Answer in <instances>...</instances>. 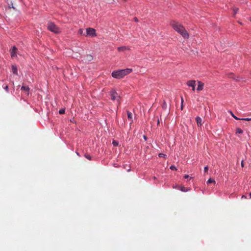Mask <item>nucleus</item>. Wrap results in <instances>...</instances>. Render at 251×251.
Here are the masks:
<instances>
[{
  "label": "nucleus",
  "instance_id": "obj_1",
  "mask_svg": "<svg viewBox=\"0 0 251 251\" xmlns=\"http://www.w3.org/2000/svg\"><path fill=\"white\" fill-rule=\"evenodd\" d=\"M171 25L174 30L181 34L183 38L186 39H188L189 38V35L188 33L181 24L175 21H173L171 22Z\"/></svg>",
  "mask_w": 251,
  "mask_h": 251
},
{
  "label": "nucleus",
  "instance_id": "obj_2",
  "mask_svg": "<svg viewBox=\"0 0 251 251\" xmlns=\"http://www.w3.org/2000/svg\"><path fill=\"white\" fill-rule=\"evenodd\" d=\"M132 70L131 69H126L123 70H119L118 71H113L112 73V76L117 79H121L124 77L125 75L129 74Z\"/></svg>",
  "mask_w": 251,
  "mask_h": 251
},
{
  "label": "nucleus",
  "instance_id": "obj_3",
  "mask_svg": "<svg viewBox=\"0 0 251 251\" xmlns=\"http://www.w3.org/2000/svg\"><path fill=\"white\" fill-rule=\"evenodd\" d=\"M47 28L50 31L56 34L61 32L60 28L52 22H49L48 23Z\"/></svg>",
  "mask_w": 251,
  "mask_h": 251
},
{
  "label": "nucleus",
  "instance_id": "obj_4",
  "mask_svg": "<svg viewBox=\"0 0 251 251\" xmlns=\"http://www.w3.org/2000/svg\"><path fill=\"white\" fill-rule=\"evenodd\" d=\"M110 95L111 96V99L112 100H116L120 103V97L115 90H112L110 91Z\"/></svg>",
  "mask_w": 251,
  "mask_h": 251
},
{
  "label": "nucleus",
  "instance_id": "obj_5",
  "mask_svg": "<svg viewBox=\"0 0 251 251\" xmlns=\"http://www.w3.org/2000/svg\"><path fill=\"white\" fill-rule=\"evenodd\" d=\"M96 30L94 28L89 27L86 29L85 36L95 37L96 36Z\"/></svg>",
  "mask_w": 251,
  "mask_h": 251
},
{
  "label": "nucleus",
  "instance_id": "obj_6",
  "mask_svg": "<svg viewBox=\"0 0 251 251\" xmlns=\"http://www.w3.org/2000/svg\"><path fill=\"white\" fill-rule=\"evenodd\" d=\"M17 48L15 46L13 47L12 50L10 51L11 56L12 58H15L17 57Z\"/></svg>",
  "mask_w": 251,
  "mask_h": 251
},
{
  "label": "nucleus",
  "instance_id": "obj_7",
  "mask_svg": "<svg viewBox=\"0 0 251 251\" xmlns=\"http://www.w3.org/2000/svg\"><path fill=\"white\" fill-rule=\"evenodd\" d=\"M174 188L178 189L181 191L182 192H187L189 190L187 188H185L183 186L176 185V187H174Z\"/></svg>",
  "mask_w": 251,
  "mask_h": 251
},
{
  "label": "nucleus",
  "instance_id": "obj_8",
  "mask_svg": "<svg viewBox=\"0 0 251 251\" xmlns=\"http://www.w3.org/2000/svg\"><path fill=\"white\" fill-rule=\"evenodd\" d=\"M198 86L197 87V90L199 91H201L203 89L204 83L200 81H198Z\"/></svg>",
  "mask_w": 251,
  "mask_h": 251
},
{
  "label": "nucleus",
  "instance_id": "obj_9",
  "mask_svg": "<svg viewBox=\"0 0 251 251\" xmlns=\"http://www.w3.org/2000/svg\"><path fill=\"white\" fill-rule=\"evenodd\" d=\"M187 84L189 87H193L196 85V81L194 80H189L187 82Z\"/></svg>",
  "mask_w": 251,
  "mask_h": 251
},
{
  "label": "nucleus",
  "instance_id": "obj_10",
  "mask_svg": "<svg viewBox=\"0 0 251 251\" xmlns=\"http://www.w3.org/2000/svg\"><path fill=\"white\" fill-rule=\"evenodd\" d=\"M21 90L22 91H25V93H26V95H28L29 94V88L28 87H27V86H23L22 87H21Z\"/></svg>",
  "mask_w": 251,
  "mask_h": 251
},
{
  "label": "nucleus",
  "instance_id": "obj_11",
  "mask_svg": "<svg viewBox=\"0 0 251 251\" xmlns=\"http://www.w3.org/2000/svg\"><path fill=\"white\" fill-rule=\"evenodd\" d=\"M127 115L128 119L131 122V123L133 122L132 113L129 111H127Z\"/></svg>",
  "mask_w": 251,
  "mask_h": 251
},
{
  "label": "nucleus",
  "instance_id": "obj_12",
  "mask_svg": "<svg viewBox=\"0 0 251 251\" xmlns=\"http://www.w3.org/2000/svg\"><path fill=\"white\" fill-rule=\"evenodd\" d=\"M196 121H197V123L198 126H201L202 125V119L200 117H197L196 118Z\"/></svg>",
  "mask_w": 251,
  "mask_h": 251
},
{
  "label": "nucleus",
  "instance_id": "obj_13",
  "mask_svg": "<svg viewBox=\"0 0 251 251\" xmlns=\"http://www.w3.org/2000/svg\"><path fill=\"white\" fill-rule=\"evenodd\" d=\"M117 50L119 51H124L126 50H129V49H128V48H127L126 46H123V47H118Z\"/></svg>",
  "mask_w": 251,
  "mask_h": 251
},
{
  "label": "nucleus",
  "instance_id": "obj_14",
  "mask_svg": "<svg viewBox=\"0 0 251 251\" xmlns=\"http://www.w3.org/2000/svg\"><path fill=\"white\" fill-rule=\"evenodd\" d=\"M7 3L8 5V7L9 8H13L15 9V7L13 6V3L12 1V0H7Z\"/></svg>",
  "mask_w": 251,
  "mask_h": 251
},
{
  "label": "nucleus",
  "instance_id": "obj_15",
  "mask_svg": "<svg viewBox=\"0 0 251 251\" xmlns=\"http://www.w3.org/2000/svg\"><path fill=\"white\" fill-rule=\"evenodd\" d=\"M12 72L14 74H17V68L15 66L13 65L12 66Z\"/></svg>",
  "mask_w": 251,
  "mask_h": 251
},
{
  "label": "nucleus",
  "instance_id": "obj_16",
  "mask_svg": "<svg viewBox=\"0 0 251 251\" xmlns=\"http://www.w3.org/2000/svg\"><path fill=\"white\" fill-rule=\"evenodd\" d=\"M78 33L81 35H83L85 36L86 33H83V30L82 29L80 28L78 30Z\"/></svg>",
  "mask_w": 251,
  "mask_h": 251
},
{
  "label": "nucleus",
  "instance_id": "obj_17",
  "mask_svg": "<svg viewBox=\"0 0 251 251\" xmlns=\"http://www.w3.org/2000/svg\"><path fill=\"white\" fill-rule=\"evenodd\" d=\"M243 132V131L242 129H241V128H237L236 129V133H238V134H242Z\"/></svg>",
  "mask_w": 251,
  "mask_h": 251
},
{
  "label": "nucleus",
  "instance_id": "obj_18",
  "mask_svg": "<svg viewBox=\"0 0 251 251\" xmlns=\"http://www.w3.org/2000/svg\"><path fill=\"white\" fill-rule=\"evenodd\" d=\"M207 183L208 184L211 183H214V184H215L216 182H215V181L214 179H212V178H209V179L207 180Z\"/></svg>",
  "mask_w": 251,
  "mask_h": 251
},
{
  "label": "nucleus",
  "instance_id": "obj_19",
  "mask_svg": "<svg viewBox=\"0 0 251 251\" xmlns=\"http://www.w3.org/2000/svg\"><path fill=\"white\" fill-rule=\"evenodd\" d=\"M84 156L87 159H88L89 160H91V156L89 154H85Z\"/></svg>",
  "mask_w": 251,
  "mask_h": 251
},
{
  "label": "nucleus",
  "instance_id": "obj_20",
  "mask_svg": "<svg viewBox=\"0 0 251 251\" xmlns=\"http://www.w3.org/2000/svg\"><path fill=\"white\" fill-rule=\"evenodd\" d=\"M65 113V109H61L59 111V113L60 114H63Z\"/></svg>",
  "mask_w": 251,
  "mask_h": 251
},
{
  "label": "nucleus",
  "instance_id": "obj_21",
  "mask_svg": "<svg viewBox=\"0 0 251 251\" xmlns=\"http://www.w3.org/2000/svg\"><path fill=\"white\" fill-rule=\"evenodd\" d=\"M3 88L4 90H5L7 92L8 91V86L7 85H3Z\"/></svg>",
  "mask_w": 251,
  "mask_h": 251
},
{
  "label": "nucleus",
  "instance_id": "obj_22",
  "mask_svg": "<svg viewBox=\"0 0 251 251\" xmlns=\"http://www.w3.org/2000/svg\"><path fill=\"white\" fill-rule=\"evenodd\" d=\"M241 120L245 121H251V118H242Z\"/></svg>",
  "mask_w": 251,
  "mask_h": 251
},
{
  "label": "nucleus",
  "instance_id": "obj_23",
  "mask_svg": "<svg viewBox=\"0 0 251 251\" xmlns=\"http://www.w3.org/2000/svg\"><path fill=\"white\" fill-rule=\"evenodd\" d=\"M113 145L114 146H117L118 145V142L115 140H114L112 142Z\"/></svg>",
  "mask_w": 251,
  "mask_h": 251
},
{
  "label": "nucleus",
  "instance_id": "obj_24",
  "mask_svg": "<svg viewBox=\"0 0 251 251\" xmlns=\"http://www.w3.org/2000/svg\"><path fill=\"white\" fill-rule=\"evenodd\" d=\"M232 116L236 120H241V119L237 118L236 116H235L232 113H231Z\"/></svg>",
  "mask_w": 251,
  "mask_h": 251
},
{
  "label": "nucleus",
  "instance_id": "obj_25",
  "mask_svg": "<svg viewBox=\"0 0 251 251\" xmlns=\"http://www.w3.org/2000/svg\"><path fill=\"white\" fill-rule=\"evenodd\" d=\"M170 169L172 170H176V167L173 165H172L170 167Z\"/></svg>",
  "mask_w": 251,
  "mask_h": 251
},
{
  "label": "nucleus",
  "instance_id": "obj_26",
  "mask_svg": "<svg viewBox=\"0 0 251 251\" xmlns=\"http://www.w3.org/2000/svg\"><path fill=\"white\" fill-rule=\"evenodd\" d=\"M208 167L207 166L205 167L204 168V172L207 173L208 172Z\"/></svg>",
  "mask_w": 251,
  "mask_h": 251
},
{
  "label": "nucleus",
  "instance_id": "obj_27",
  "mask_svg": "<svg viewBox=\"0 0 251 251\" xmlns=\"http://www.w3.org/2000/svg\"><path fill=\"white\" fill-rule=\"evenodd\" d=\"M165 156H166V155L163 153H159V156L160 157H164Z\"/></svg>",
  "mask_w": 251,
  "mask_h": 251
},
{
  "label": "nucleus",
  "instance_id": "obj_28",
  "mask_svg": "<svg viewBox=\"0 0 251 251\" xmlns=\"http://www.w3.org/2000/svg\"><path fill=\"white\" fill-rule=\"evenodd\" d=\"M88 58L89 60H91L93 58V57H92V56L89 55H88Z\"/></svg>",
  "mask_w": 251,
  "mask_h": 251
},
{
  "label": "nucleus",
  "instance_id": "obj_29",
  "mask_svg": "<svg viewBox=\"0 0 251 251\" xmlns=\"http://www.w3.org/2000/svg\"><path fill=\"white\" fill-rule=\"evenodd\" d=\"M241 166H242V167H244V161L243 160H242V162H241Z\"/></svg>",
  "mask_w": 251,
  "mask_h": 251
},
{
  "label": "nucleus",
  "instance_id": "obj_30",
  "mask_svg": "<svg viewBox=\"0 0 251 251\" xmlns=\"http://www.w3.org/2000/svg\"><path fill=\"white\" fill-rule=\"evenodd\" d=\"M238 9H233V11H234V14H236V12H237V11H238Z\"/></svg>",
  "mask_w": 251,
  "mask_h": 251
},
{
  "label": "nucleus",
  "instance_id": "obj_31",
  "mask_svg": "<svg viewBox=\"0 0 251 251\" xmlns=\"http://www.w3.org/2000/svg\"><path fill=\"white\" fill-rule=\"evenodd\" d=\"M189 176L188 175H186L184 176V178H189Z\"/></svg>",
  "mask_w": 251,
  "mask_h": 251
},
{
  "label": "nucleus",
  "instance_id": "obj_32",
  "mask_svg": "<svg viewBox=\"0 0 251 251\" xmlns=\"http://www.w3.org/2000/svg\"><path fill=\"white\" fill-rule=\"evenodd\" d=\"M246 198H247V197H246L245 195H243V196H242V199H243V198H244V199H246Z\"/></svg>",
  "mask_w": 251,
  "mask_h": 251
},
{
  "label": "nucleus",
  "instance_id": "obj_33",
  "mask_svg": "<svg viewBox=\"0 0 251 251\" xmlns=\"http://www.w3.org/2000/svg\"><path fill=\"white\" fill-rule=\"evenodd\" d=\"M192 90H193V91L195 90V86H194L193 87H192Z\"/></svg>",
  "mask_w": 251,
  "mask_h": 251
},
{
  "label": "nucleus",
  "instance_id": "obj_34",
  "mask_svg": "<svg viewBox=\"0 0 251 251\" xmlns=\"http://www.w3.org/2000/svg\"><path fill=\"white\" fill-rule=\"evenodd\" d=\"M243 125H244V126H248V124H247V123H245V124H244Z\"/></svg>",
  "mask_w": 251,
  "mask_h": 251
},
{
  "label": "nucleus",
  "instance_id": "obj_35",
  "mask_svg": "<svg viewBox=\"0 0 251 251\" xmlns=\"http://www.w3.org/2000/svg\"><path fill=\"white\" fill-rule=\"evenodd\" d=\"M134 19H135V21H136V22H137V21H137V18H135Z\"/></svg>",
  "mask_w": 251,
  "mask_h": 251
},
{
  "label": "nucleus",
  "instance_id": "obj_36",
  "mask_svg": "<svg viewBox=\"0 0 251 251\" xmlns=\"http://www.w3.org/2000/svg\"><path fill=\"white\" fill-rule=\"evenodd\" d=\"M250 199H251V193H250Z\"/></svg>",
  "mask_w": 251,
  "mask_h": 251
},
{
  "label": "nucleus",
  "instance_id": "obj_37",
  "mask_svg": "<svg viewBox=\"0 0 251 251\" xmlns=\"http://www.w3.org/2000/svg\"><path fill=\"white\" fill-rule=\"evenodd\" d=\"M181 101L182 102L183 101V99L182 98H181Z\"/></svg>",
  "mask_w": 251,
  "mask_h": 251
},
{
  "label": "nucleus",
  "instance_id": "obj_38",
  "mask_svg": "<svg viewBox=\"0 0 251 251\" xmlns=\"http://www.w3.org/2000/svg\"><path fill=\"white\" fill-rule=\"evenodd\" d=\"M182 108H183V106L182 105H181V110H182Z\"/></svg>",
  "mask_w": 251,
  "mask_h": 251
},
{
  "label": "nucleus",
  "instance_id": "obj_39",
  "mask_svg": "<svg viewBox=\"0 0 251 251\" xmlns=\"http://www.w3.org/2000/svg\"><path fill=\"white\" fill-rule=\"evenodd\" d=\"M124 1H126V0H123Z\"/></svg>",
  "mask_w": 251,
  "mask_h": 251
}]
</instances>
